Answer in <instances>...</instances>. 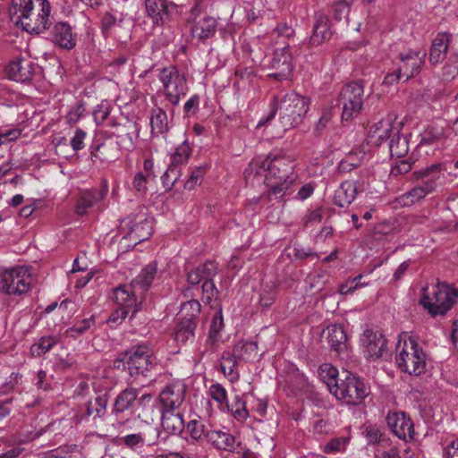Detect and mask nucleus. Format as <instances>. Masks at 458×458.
Instances as JSON below:
<instances>
[{
    "mask_svg": "<svg viewBox=\"0 0 458 458\" xmlns=\"http://www.w3.org/2000/svg\"><path fill=\"white\" fill-rule=\"evenodd\" d=\"M365 99L362 81H352L343 87L339 96L342 106V120L349 121L357 116L362 109Z\"/></svg>",
    "mask_w": 458,
    "mask_h": 458,
    "instance_id": "9",
    "label": "nucleus"
},
{
    "mask_svg": "<svg viewBox=\"0 0 458 458\" xmlns=\"http://www.w3.org/2000/svg\"><path fill=\"white\" fill-rule=\"evenodd\" d=\"M393 117L388 116L375 123L369 132V140L372 144L380 145L389 138L393 137Z\"/></svg>",
    "mask_w": 458,
    "mask_h": 458,
    "instance_id": "30",
    "label": "nucleus"
},
{
    "mask_svg": "<svg viewBox=\"0 0 458 458\" xmlns=\"http://www.w3.org/2000/svg\"><path fill=\"white\" fill-rule=\"evenodd\" d=\"M231 412L234 419L239 421H243L248 417L245 403L239 398H237L234 404L232 405Z\"/></svg>",
    "mask_w": 458,
    "mask_h": 458,
    "instance_id": "54",
    "label": "nucleus"
},
{
    "mask_svg": "<svg viewBox=\"0 0 458 458\" xmlns=\"http://www.w3.org/2000/svg\"><path fill=\"white\" fill-rule=\"evenodd\" d=\"M445 458H458V438L453 440L444 451Z\"/></svg>",
    "mask_w": 458,
    "mask_h": 458,
    "instance_id": "64",
    "label": "nucleus"
},
{
    "mask_svg": "<svg viewBox=\"0 0 458 458\" xmlns=\"http://www.w3.org/2000/svg\"><path fill=\"white\" fill-rule=\"evenodd\" d=\"M361 276H358L351 281L346 282L339 287V293L342 295L348 294L354 290H356L360 286L367 285V284H360V280Z\"/></svg>",
    "mask_w": 458,
    "mask_h": 458,
    "instance_id": "58",
    "label": "nucleus"
},
{
    "mask_svg": "<svg viewBox=\"0 0 458 458\" xmlns=\"http://www.w3.org/2000/svg\"><path fill=\"white\" fill-rule=\"evenodd\" d=\"M258 351V345L255 342H240L233 351V357L241 360H250L255 357Z\"/></svg>",
    "mask_w": 458,
    "mask_h": 458,
    "instance_id": "37",
    "label": "nucleus"
},
{
    "mask_svg": "<svg viewBox=\"0 0 458 458\" xmlns=\"http://www.w3.org/2000/svg\"><path fill=\"white\" fill-rule=\"evenodd\" d=\"M154 181L152 178H148L143 172H138L132 179V186L139 192H146L148 184Z\"/></svg>",
    "mask_w": 458,
    "mask_h": 458,
    "instance_id": "50",
    "label": "nucleus"
},
{
    "mask_svg": "<svg viewBox=\"0 0 458 458\" xmlns=\"http://www.w3.org/2000/svg\"><path fill=\"white\" fill-rule=\"evenodd\" d=\"M269 66L271 69L275 70V72L268 74V76L276 81H284L291 76L293 65V55L289 46L277 48L274 51Z\"/></svg>",
    "mask_w": 458,
    "mask_h": 458,
    "instance_id": "17",
    "label": "nucleus"
},
{
    "mask_svg": "<svg viewBox=\"0 0 458 458\" xmlns=\"http://www.w3.org/2000/svg\"><path fill=\"white\" fill-rule=\"evenodd\" d=\"M185 392L186 386L181 381L168 384L159 394L161 411L181 410Z\"/></svg>",
    "mask_w": 458,
    "mask_h": 458,
    "instance_id": "19",
    "label": "nucleus"
},
{
    "mask_svg": "<svg viewBox=\"0 0 458 458\" xmlns=\"http://www.w3.org/2000/svg\"><path fill=\"white\" fill-rule=\"evenodd\" d=\"M295 160L290 156L270 153L266 158L252 159L244 171V178L251 184L262 182L269 189L267 198L277 199L295 181Z\"/></svg>",
    "mask_w": 458,
    "mask_h": 458,
    "instance_id": "1",
    "label": "nucleus"
},
{
    "mask_svg": "<svg viewBox=\"0 0 458 458\" xmlns=\"http://www.w3.org/2000/svg\"><path fill=\"white\" fill-rule=\"evenodd\" d=\"M445 135L442 127H428L421 134L420 145L444 143Z\"/></svg>",
    "mask_w": 458,
    "mask_h": 458,
    "instance_id": "40",
    "label": "nucleus"
},
{
    "mask_svg": "<svg viewBox=\"0 0 458 458\" xmlns=\"http://www.w3.org/2000/svg\"><path fill=\"white\" fill-rule=\"evenodd\" d=\"M322 220V214L320 209H315L312 211H309L304 217L302 218V222L306 227L311 226L315 224L320 223Z\"/></svg>",
    "mask_w": 458,
    "mask_h": 458,
    "instance_id": "60",
    "label": "nucleus"
},
{
    "mask_svg": "<svg viewBox=\"0 0 458 458\" xmlns=\"http://www.w3.org/2000/svg\"><path fill=\"white\" fill-rule=\"evenodd\" d=\"M157 270V263L151 262L146 266L141 272L132 280V286L139 290L140 294L145 298V293L148 291Z\"/></svg>",
    "mask_w": 458,
    "mask_h": 458,
    "instance_id": "34",
    "label": "nucleus"
},
{
    "mask_svg": "<svg viewBox=\"0 0 458 458\" xmlns=\"http://www.w3.org/2000/svg\"><path fill=\"white\" fill-rule=\"evenodd\" d=\"M217 21L214 17H205L202 20V39L211 38L216 32Z\"/></svg>",
    "mask_w": 458,
    "mask_h": 458,
    "instance_id": "51",
    "label": "nucleus"
},
{
    "mask_svg": "<svg viewBox=\"0 0 458 458\" xmlns=\"http://www.w3.org/2000/svg\"><path fill=\"white\" fill-rule=\"evenodd\" d=\"M318 376L327 384L330 392L331 388L334 387V384L340 381V379L337 378V369L329 363H324L319 367Z\"/></svg>",
    "mask_w": 458,
    "mask_h": 458,
    "instance_id": "44",
    "label": "nucleus"
},
{
    "mask_svg": "<svg viewBox=\"0 0 458 458\" xmlns=\"http://www.w3.org/2000/svg\"><path fill=\"white\" fill-rule=\"evenodd\" d=\"M357 194L356 185L350 182H343L335 192L334 203L340 207H348L355 199Z\"/></svg>",
    "mask_w": 458,
    "mask_h": 458,
    "instance_id": "35",
    "label": "nucleus"
},
{
    "mask_svg": "<svg viewBox=\"0 0 458 458\" xmlns=\"http://www.w3.org/2000/svg\"><path fill=\"white\" fill-rule=\"evenodd\" d=\"M113 112L114 106L107 100H103L93 111L95 123L98 125H105Z\"/></svg>",
    "mask_w": 458,
    "mask_h": 458,
    "instance_id": "46",
    "label": "nucleus"
},
{
    "mask_svg": "<svg viewBox=\"0 0 458 458\" xmlns=\"http://www.w3.org/2000/svg\"><path fill=\"white\" fill-rule=\"evenodd\" d=\"M429 193L420 184L399 197V202L403 206H411L423 199Z\"/></svg>",
    "mask_w": 458,
    "mask_h": 458,
    "instance_id": "41",
    "label": "nucleus"
},
{
    "mask_svg": "<svg viewBox=\"0 0 458 458\" xmlns=\"http://www.w3.org/2000/svg\"><path fill=\"white\" fill-rule=\"evenodd\" d=\"M150 126L153 134L158 135L167 131V115L163 109L157 108L152 111Z\"/></svg>",
    "mask_w": 458,
    "mask_h": 458,
    "instance_id": "38",
    "label": "nucleus"
},
{
    "mask_svg": "<svg viewBox=\"0 0 458 458\" xmlns=\"http://www.w3.org/2000/svg\"><path fill=\"white\" fill-rule=\"evenodd\" d=\"M202 436L205 437L207 441L214 445L217 449L225 450L232 452L234 450V437L228 434L219 430H209L204 432L202 429Z\"/></svg>",
    "mask_w": 458,
    "mask_h": 458,
    "instance_id": "31",
    "label": "nucleus"
},
{
    "mask_svg": "<svg viewBox=\"0 0 458 458\" xmlns=\"http://www.w3.org/2000/svg\"><path fill=\"white\" fill-rule=\"evenodd\" d=\"M237 360H239L233 357V353L231 356L222 358L221 370L231 382H235L239 379V372L236 369Z\"/></svg>",
    "mask_w": 458,
    "mask_h": 458,
    "instance_id": "45",
    "label": "nucleus"
},
{
    "mask_svg": "<svg viewBox=\"0 0 458 458\" xmlns=\"http://www.w3.org/2000/svg\"><path fill=\"white\" fill-rule=\"evenodd\" d=\"M107 185H103L99 190H90L82 191L77 199L75 212L80 216H83L88 209L92 208L96 203L102 200L107 194Z\"/></svg>",
    "mask_w": 458,
    "mask_h": 458,
    "instance_id": "25",
    "label": "nucleus"
},
{
    "mask_svg": "<svg viewBox=\"0 0 458 458\" xmlns=\"http://www.w3.org/2000/svg\"><path fill=\"white\" fill-rule=\"evenodd\" d=\"M21 135L19 129L0 128V140L2 144H6L18 139Z\"/></svg>",
    "mask_w": 458,
    "mask_h": 458,
    "instance_id": "59",
    "label": "nucleus"
},
{
    "mask_svg": "<svg viewBox=\"0 0 458 458\" xmlns=\"http://www.w3.org/2000/svg\"><path fill=\"white\" fill-rule=\"evenodd\" d=\"M57 338L55 336H44L30 347V353L33 357H40L48 352L56 344Z\"/></svg>",
    "mask_w": 458,
    "mask_h": 458,
    "instance_id": "43",
    "label": "nucleus"
},
{
    "mask_svg": "<svg viewBox=\"0 0 458 458\" xmlns=\"http://www.w3.org/2000/svg\"><path fill=\"white\" fill-rule=\"evenodd\" d=\"M362 354L367 360H376L387 352L386 340L383 334L373 328H366L360 338Z\"/></svg>",
    "mask_w": 458,
    "mask_h": 458,
    "instance_id": "14",
    "label": "nucleus"
},
{
    "mask_svg": "<svg viewBox=\"0 0 458 458\" xmlns=\"http://www.w3.org/2000/svg\"><path fill=\"white\" fill-rule=\"evenodd\" d=\"M395 352V361L401 371L413 376H420L425 371L427 354L411 336L401 335Z\"/></svg>",
    "mask_w": 458,
    "mask_h": 458,
    "instance_id": "4",
    "label": "nucleus"
},
{
    "mask_svg": "<svg viewBox=\"0 0 458 458\" xmlns=\"http://www.w3.org/2000/svg\"><path fill=\"white\" fill-rule=\"evenodd\" d=\"M108 403L107 393H101L98 394L94 399L89 400L80 407L77 417L79 420H86L89 418L93 420L103 417L106 412V406Z\"/></svg>",
    "mask_w": 458,
    "mask_h": 458,
    "instance_id": "22",
    "label": "nucleus"
},
{
    "mask_svg": "<svg viewBox=\"0 0 458 458\" xmlns=\"http://www.w3.org/2000/svg\"><path fill=\"white\" fill-rule=\"evenodd\" d=\"M273 31L277 34V36L285 37L287 38H290L294 35V30L293 28L289 25L286 22H281L279 23Z\"/></svg>",
    "mask_w": 458,
    "mask_h": 458,
    "instance_id": "62",
    "label": "nucleus"
},
{
    "mask_svg": "<svg viewBox=\"0 0 458 458\" xmlns=\"http://www.w3.org/2000/svg\"><path fill=\"white\" fill-rule=\"evenodd\" d=\"M36 70V64L30 58L17 57L5 67V73L10 80L17 82L30 81Z\"/></svg>",
    "mask_w": 458,
    "mask_h": 458,
    "instance_id": "21",
    "label": "nucleus"
},
{
    "mask_svg": "<svg viewBox=\"0 0 458 458\" xmlns=\"http://www.w3.org/2000/svg\"><path fill=\"white\" fill-rule=\"evenodd\" d=\"M127 370L131 377H148V373L156 365V357L150 347L140 344L124 352Z\"/></svg>",
    "mask_w": 458,
    "mask_h": 458,
    "instance_id": "8",
    "label": "nucleus"
},
{
    "mask_svg": "<svg viewBox=\"0 0 458 458\" xmlns=\"http://www.w3.org/2000/svg\"><path fill=\"white\" fill-rule=\"evenodd\" d=\"M139 390L133 387H127L121 391L114 400L112 413L118 416L130 409L136 402Z\"/></svg>",
    "mask_w": 458,
    "mask_h": 458,
    "instance_id": "33",
    "label": "nucleus"
},
{
    "mask_svg": "<svg viewBox=\"0 0 458 458\" xmlns=\"http://www.w3.org/2000/svg\"><path fill=\"white\" fill-rule=\"evenodd\" d=\"M106 143H100L97 144L96 146H92L90 148V157L95 162L97 160H99L100 162H105L108 159L107 156L106 155Z\"/></svg>",
    "mask_w": 458,
    "mask_h": 458,
    "instance_id": "57",
    "label": "nucleus"
},
{
    "mask_svg": "<svg viewBox=\"0 0 458 458\" xmlns=\"http://www.w3.org/2000/svg\"><path fill=\"white\" fill-rule=\"evenodd\" d=\"M121 225L129 229L128 234L139 242L149 238L153 230V219L146 213L131 215L122 221Z\"/></svg>",
    "mask_w": 458,
    "mask_h": 458,
    "instance_id": "18",
    "label": "nucleus"
},
{
    "mask_svg": "<svg viewBox=\"0 0 458 458\" xmlns=\"http://www.w3.org/2000/svg\"><path fill=\"white\" fill-rule=\"evenodd\" d=\"M159 80L163 83L166 98L173 105H177L181 97L184 96L187 91L184 74L181 73L175 67L170 66L161 71Z\"/></svg>",
    "mask_w": 458,
    "mask_h": 458,
    "instance_id": "12",
    "label": "nucleus"
},
{
    "mask_svg": "<svg viewBox=\"0 0 458 458\" xmlns=\"http://www.w3.org/2000/svg\"><path fill=\"white\" fill-rule=\"evenodd\" d=\"M458 298V290L454 286L437 282L421 289L420 303L432 316H443L450 310Z\"/></svg>",
    "mask_w": 458,
    "mask_h": 458,
    "instance_id": "5",
    "label": "nucleus"
},
{
    "mask_svg": "<svg viewBox=\"0 0 458 458\" xmlns=\"http://www.w3.org/2000/svg\"><path fill=\"white\" fill-rule=\"evenodd\" d=\"M191 151L192 149L188 140H184L174 149V153L171 155L170 164L181 168V165L188 161L190 156L191 155Z\"/></svg>",
    "mask_w": 458,
    "mask_h": 458,
    "instance_id": "42",
    "label": "nucleus"
},
{
    "mask_svg": "<svg viewBox=\"0 0 458 458\" xmlns=\"http://www.w3.org/2000/svg\"><path fill=\"white\" fill-rule=\"evenodd\" d=\"M327 339L330 347L337 353L347 349V337L342 326L335 324L327 327Z\"/></svg>",
    "mask_w": 458,
    "mask_h": 458,
    "instance_id": "32",
    "label": "nucleus"
},
{
    "mask_svg": "<svg viewBox=\"0 0 458 458\" xmlns=\"http://www.w3.org/2000/svg\"><path fill=\"white\" fill-rule=\"evenodd\" d=\"M110 298L117 307L131 311V317H134L142 309L144 301V297L138 289L132 286V283L114 288Z\"/></svg>",
    "mask_w": 458,
    "mask_h": 458,
    "instance_id": "13",
    "label": "nucleus"
},
{
    "mask_svg": "<svg viewBox=\"0 0 458 458\" xmlns=\"http://www.w3.org/2000/svg\"><path fill=\"white\" fill-rule=\"evenodd\" d=\"M21 376L19 373L13 372L0 386V392L3 394H8L13 391L19 385Z\"/></svg>",
    "mask_w": 458,
    "mask_h": 458,
    "instance_id": "53",
    "label": "nucleus"
},
{
    "mask_svg": "<svg viewBox=\"0 0 458 458\" xmlns=\"http://www.w3.org/2000/svg\"><path fill=\"white\" fill-rule=\"evenodd\" d=\"M450 40L451 34L447 32H440L433 39L428 57L432 65H437L445 59Z\"/></svg>",
    "mask_w": 458,
    "mask_h": 458,
    "instance_id": "27",
    "label": "nucleus"
},
{
    "mask_svg": "<svg viewBox=\"0 0 458 458\" xmlns=\"http://www.w3.org/2000/svg\"><path fill=\"white\" fill-rule=\"evenodd\" d=\"M9 14L17 26L29 33L41 34L51 24L48 0H12Z\"/></svg>",
    "mask_w": 458,
    "mask_h": 458,
    "instance_id": "2",
    "label": "nucleus"
},
{
    "mask_svg": "<svg viewBox=\"0 0 458 458\" xmlns=\"http://www.w3.org/2000/svg\"><path fill=\"white\" fill-rule=\"evenodd\" d=\"M349 443V438L346 437H340L331 439L325 446V452L333 454L336 452H343L345 450Z\"/></svg>",
    "mask_w": 458,
    "mask_h": 458,
    "instance_id": "48",
    "label": "nucleus"
},
{
    "mask_svg": "<svg viewBox=\"0 0 458 458\" xmlns=\"http://www.w3.org/2000/svg\"><path fill=\"white\" fill-rule=\"evenodd\" d=\"M130 314L131 311L117 307L116 310L109 316L106 322L109 323L111 327L120 325Z\"/></svg>",
    "mask_w": 458,
    "mask_h": 458,
    "instance_id": "56",
    "label": "nucleus"
},
{
    "mask_svg": "<svg viewBox=\"0 0 458 458\" xmlns=\"http://www.w3.org/2000/svg\"><path fill=\"white\" fill-rule=\"evenodd\" d=\"M209 394L213 400L223 405L226 401V391L219 384H213L209 387Z\"/></svg>",
    "mask_w": 458,
    "mask_h": 458,
    "instance_id": "55",
    "label": "nucleus"
},
{
    "mask_svg": "<svg viewBox=\"0 0 458 458\" xmlns=\"http://www.w3.org/2000/svg\"><path fill=\"white\" fill-rule=\"evenodd\" d=\"M102 323L103 321H98V317L95 315L81 319L77 318L72 327L66 329L64 334L67 337L78 338L86 334L94 333L98 324Z\"/></svg>",
    "mask_w": 458,
    "mask_h": 458,
    "instance_id": "28",
    "label": "nucleus"
},
{
    "mask_svg": "<svg viewBox=\"0 0 458 458\" xmlns=\"http://www.w3.org/2000/svg\"><path fill=\"white\" fill-rule=\"evenodd\" d=\"M180 176L181 168L170 164L166 171L161 176L163 187L165 190L172 189L174 183L179 180Z\"/></svg>",
    "mask_w": 458,
    "mask_h": 458,
    "instance_id": "47",
    "label": "nucleus"
},
{
    "mask_svg": "<svg viewBox=\"0 0 458 458\" xmlns=\"http://www.w3.org/2000/svg\"><path fill=\"white\" fill-rule=\"evenodd\" d=\"M331 35L329 18L322 13H317L315 14L313 33L309 42L310 45L318 47L327 41Z\"/></svg>",
    "mask_w": 458,
    "mask_h": 458,
    "instance_id": "26",
    "label": "nucleus"
},
{
    "mask_svg": "<svg viewBox=\"0 0 458 458\" xmlns=\"http://www.w3.org/2000/svg\"><path fill=\"white\" fill-rule=\"evenodd\" d=\"M441 164H433L428 167L413 173L414 177L421 180L420 185L430 194L434 192L440 184L442 174Z\"/></svg>",
    "mask_w": 458,
    "mask_h": 458,
    "instance_id": "24",
    "label": "nucleus"
},
{
    "mask_svg": "<svg viewBox=\"0 0 458 458\" xmlns=\"http://www.w3.org/2000/svg\"><path fill=\"white\" fill-rule=\"evenodd\" d=\"M200 314V302L198 300H191L182 305L180 322L177 324L174 338L177 343H185L193 337L197 327L195 319Z\"/></svg>",
    "mask_w": 458,
    "mask_h": 458,
    "instance_id": "11",
    "label": "nucleus"
},
{
    "mask_svg": "<svg viewBox=\"0 0 458 458\" xmlns=\"http://www.w3.org/2000/svg\"><path fill=\"white\" fill-rule=\"evenodd\" d=\"M162 427L165 431L172 435H179L185 428L184 420L181 410L161 411Z\"/></svg>",
    "mask_w": 458,
    "mask_h": 458,
    "instance_id": "29",
    "label": "nucleus"
},
{
    "mask_svg": "<svg viewBox=\"0 0 458 458\" xmlns=\"http://www.w3.org/2000/svg\"><path fill=\"white\" fill-rule=\"evenodd\" d=\"M344 374V378L334 384L331 394L345 404L357 405L369 394L370 387L352 373L346 371Z\"/></svg>",
    "mask_w": 458,
    "mask_h": 458,
    "instance_id": "6",
    "label": "nucleus"
},
{
    "mask_svg": "<svg viewBox=\"0 0 458 458\" xmlns=\"http://www.w3.org/2000/svg\"><path fill=\"white\" fill-rule=\"evenodd\" d=\"M387 427L399 439L410 442L414 439V423L404 411H389L386 418Z\"/></svg>",
    "mask_w": 458,
    "mask_h": 458,
    "instance_id": "15",
    "label": "nucleus"
},
{
    "mask_svg": "<svg viewBox=\"0 0 458 458\" xmlns=\"http://www.w3.org/2000/svg\"><path fill=\"white\" fill-rule=\"evenodd\" d=\"M422 50L408 49L399 54L398 72L406 80L416 76L421 70L426 58Z\"/></svg>",
    "mask_w": 458,
    "mask_h": 458,
    "instance_id": "16",
    "label": "nucleus"
},
{
    "mask_svg": "<svg viewBox=\"0 0 458 458\" xmlns=\"http://www.w3.org/2000/svg\"><path fill=\"white\" fill-rule=\"evenodd\" d=\"M145 7L156 25H163L175 10V5L167 0H145Z\"/></svg>",
    "mask_w": 458,
    "mask_h": 458,
    "instance_id": "23",
    "label": "nucleus"
},
{
    "mask_svg": "<svg viewBox=\"0 0 458 458\" xmlns=\"http://www.w3.org/2000/svg\"><path fill=\"white\" fill-rule=\"evenodd\" d=\"M389 151L392 157H404L409 152V142L406 136L394 134L389 142Z\"/></svg>",
    "mask_w": 458,
    "mask_h": 458,
    "instance_id": "36",
    "label": "nucleus"
},
{
    "mask_svg": "<svg viewBox=\"0 0 458 458\" xmlns=\"http://www.w3.org/2000/svg\"><path fill=\"white\" fill-rule=\"evenodd\" d=\"M218 291L212 281L202 283V301L209 304L212 320L207 343L214 345L218 341V334L224 328L221 304L217 300Z\"/></svg>",
    "mask_w": 458,
    "mask_h": 458,
    "instance_id": "10",
    "label": "nucleus"
},
{
    "mask_svg": "<svg viewBox=\"0 0 458 458\" xmlns=\"http://www.w3.org/2000/svg\"><path fill=\"white\" fill-rule=\"evenodd\" d=\"M31 269L26 266L14 267L0 271V293L20 296L31 287Z\"/></svg>",
    "mask_w": 458,
    "mask_h": 458,
    "instance_id": "7",
    "label": "nucleus"
},
{
    "mask_svg": "<svg viewBox=\"0 0 458 458\" xmlns=\"http://www.w3.org/2000/svg\"><path fill=\"white\" fill-rule=\"evenodd\" d=\"M270 113L267 122L275 117L280 111V121L285 130L298 126L310 108V98L295 92L285 93L275 97L270 104Z\"/></svg>",
    "mask_w": 458,
    "mask_h": 458,
    "instance_id": "3",
    "label": "nucleus"
},
{
    "mask_svg": "<svg viewBox=\"0 0 458 458\" xmlns=\"http://www.w3.org/2000/svg\"><path fill=\"white\" fill-rule=\"evenodd\" d=\"M49 38L53 44L62 49L72 50L76 46V35L72 26L65 21H57L49 26Z\"/></svg>",
    "mask_w": 458,
    "mask_h": 458,
    "instance_id": "20",
    "label": "nucleus"
},
{
    "mask_svg": "<svg viewBox=\"0 0 458 458\" xmlns=\"http://www.w3.org/2000/svg\"><path fill=\"white\" fill-rule=\"evenodd\" d=\"M289 375L285 382L293 390H301L307 385V378L293 364L288 365Z\"/></svg>",
    "mask_w": 458,
    "mask_h": 458,
    "instance_id": "39",
    "label": "nucleus"
},
{
    "mask_svg": "<svg viewBox=\"0 0 458 458\" xmlns=\"http://www.w3.org/2000/svg\"><path fill=\"white\" fill-rule=\"evenodd\" d=\"M414 160L411 157L402 159L398 161L391 170V174L397 176L398 174H404L411 171Z\"/></svg>",
    "mask_w": 458,
    "mask_h": 458,
    "instance_id": "52",
    "label": "nucleus"
},
{
    "mask_svg": "<svg viewBox=\"0 0 458 458\" xmlns=\"http://www.w3.org/2000/svg\"><path fill=\"white\" fill-rule=\"evenodd\" d=\"M87 132L81 128H76L73 136L70 140V145L73 151L78 152L85 148L84 140Z\"/></svg>",
    "mask_w": 458,
    "mask_h": 458,
    "instance_id": "49",
    "label": "nucleus"
},
{
    "mask_svg": "<svg viewBox=\"0 0 458 458\" xmlns=\"http://www.w3.org/2000/svg\"><path fill=\"white\" fill-rule=\"evenodd\" d=\"M363 435L369 443H377L380 440L381 434L377 428L368 426L363 430Z\"/></svg>",
    "mask_w": 458,
    "mask_h": 458,
    "instance_id": "61",
    "label": "nucleus"
},
{
    "mask_svg": "<svg viewBox=\"0 0 458 458\" xmlns=\"http://www.w3.org/2000/svg\"><path fill=\"white\" fill-rule=\"evenodd\" d=\"M376 456L377 458H400V454L396 446L389 445L383 450L377 449Z\"/></svg>",
    "mask_w": 458,
    "mask_h": 458,
    "instance_id": "63",
    "label": "nucleus"
}]
</instances>
